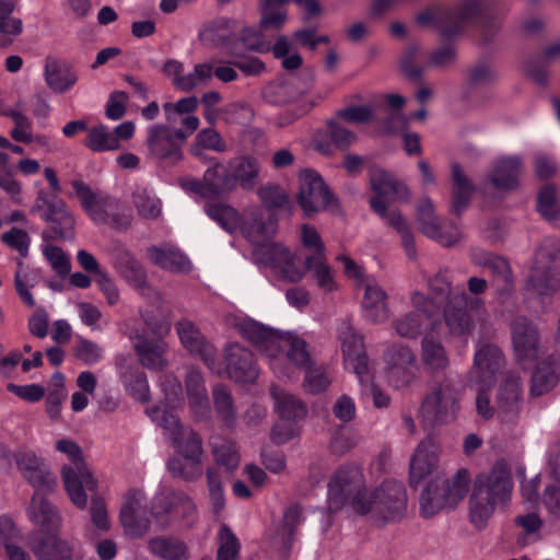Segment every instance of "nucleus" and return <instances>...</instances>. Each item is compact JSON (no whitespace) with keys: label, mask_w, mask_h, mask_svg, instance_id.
Returning <instances> with one entry per match:
<instances>
[{"label":"nucleus","mask_w":560,"mask_h":560,"mask_svg":"<svg viewBox=\"0 0 560 560\" xmlns=\"http://www.w3.org/2000/svg\"><path fill=\"white\" fill-rule=\"evenodd\" d=\"M432 296L415 292L411 296L413 311L396 318L393 327L399 337L415 339L422 330L430 327L435 330L436 317L443 306L445 325L451 335L466 336L474 327V319L468 312L475 301L469 299L459 287H452L447 272H439L429 283Z\"/></svg>","instance_id":"nucleus-1"},{"label":"nucleus","mask_w":560,"mask_h":560,"mask_svg":"<svg viewBox=\"0 0 560 560\" xmlns=\"http://www.w3.org/2000/svg\"><path fill=\"white\" fill-rule=\"evenodd\" d=\"M206 213L228 232L240 230L256 246V259L270 267L276 273L290 282H299L304 270L295 261V253L280 243L269 242L277 231V222L272 218L262 220L259 209H247L241 215L233 207L224 202H209Z\"/></svg>","instance_id":"nucleus-2"},{"label":"nucleus","mask_w":560,"mask_h":560,"mask_svg":"<svg viewBox=\"0 0 560 560\" xmlns=\"http://www.w3.org/2000/svg\"><path fill=\"white\" fill-rule=\"evenodd\" d=\"M328 504L331 511L349 505L360 515H370L375 521L390 522L400 518L407 506L402 485L389 480L374 490L364 487L360 467H340L328 485Z\"/></svg>","instance_id":"nucleus-3"},{"label":"nucleus","mask_w":560,"mask_h":560,"mask_svg":"<svg viewBox=\"0 0 560 560\" xmlns=\"http://www.w3.org/2000/svg\"><path fill=\"white\" fill-rule=\"evenodd\" d=\"M243 336L269 359V365L278 377L292 376L288 363L306 371L303 387L305 392L317 394L325 390L330 380L323 368L311 366L307 343L291 332H279L250 320L241 326Z\"/></svg>","instance_id":"nucleus-4"},{"label":"nucleus","mask_w":560,"mask_h":560,"mask_svg":"<svg viewBox=\"0 0 560 560\" xmlns=\"http://www.w3.org/2000/svg\"><path fill=\"white\" fill-rule=\"evenodd\" d=\"M439 443L428 436L418 444L410 460V485L418 487L428 482L420 497V514L425 518L445 509H454L468 492V470L459 469L451 479H444L439 474Z\"/></svg>","instance_id":"nucleus-5"},{"label":"nucleus","mask_w":560,"mask_h":560,"mask_svg":"<svg viewBox=\"0 0 560 560\" xmlns=\"http://www.w3.org/2000/svg\"><path fill=\"white\" fill-rule=\"evenodd\" d=\"M151 419L163 428L172 442L176 455L167 462V469L174 476L194 481L202 475V441L190 429L180 425L178 417L166 406H158L149 411Z\"/></svg>","instance_id":"nucleus-6"},{"label":"nucleus","mask_w":560,"mask_h":560,"mask_svg":"<svg viewBox=\"0 0 560 560\" xmlns=\"http://www.w3.org/2000/svg\"><path fill=\"white\" fill-rule=\"evenodd\" d=\"M513 481L511 472L502 462L495 463L489 471L476 476L469 498V520L481 529L492 515L504 510L511 501Z\"/></svg>","instance_id":"nucleus-7"},{"label":"nucleus","mask_w":560,"mask_h":560,"mask_svg":"<svg viewBox=\"0 0 560 560\" xmlns=\"http://www.w3.org/2000/svg\"><path fill=\"white\" fill-rule=\"evenodd\" d=\"M370 184L374 194L370 200L371 208L400 234L407 255L413 258L415 242L408 224L398 211L389 209L390 202L408 199V187L393 174L376 166L370 170Z\"/></svg>","instance_id":"nucleus-8"},{"label":"nucleus","mask_w":560,"mask_h":560,"mask_svg":"<svg viewBox=\"0 0 560 560\" xmlns=\"http://www.w3.org/2000/svg\"><path fill=\"white\" fill-rule=\"evenodd\" d=\"M30 520L39 527L31 539V548L40 560H70L72 549L58 538L60 516L46 499L32 498L27 510Z\"/></svg>","instance_id":"nucleus-9"},{"label":"nucleus","mask_w":560,"mask_h":560,"mask_svg":"<svg viewBox=\"0 0 560 560\" xmlns=\"http://www.w3.org/2000/svg\"><path fill=\"white\" fill-rule=\"evenodd\" d=\"M56 451L62 454L71 465H65L61 469V476L67 493L71 502L78 509H85L88 505V494L96 491V480L86 467L83 458L82 448L71 439H59L55 444Z\"/></svg>","instance_id":"nucleus-10"},{"label":"nucleus","mask_w":560,"mask_h":560,"mask_svg":"<svg viewBox=\"0 0 560 560\" xmlns=\"http://www.w3.org/2000/svg\"><path fill=\"white\" fill-rule=\"evenodd\" d=\"M340 339L345 368L352 371L358 376L363 386V392L372 396L376 407H386L389 402V398L387 395L380 392L373 383V376L362 337L357 335L352 326L347 324L340 332Z\"/></svg>","instance_id":"nucleus-11"},{"label":"nucleus","mask_w":560,"mask_h":560,"mask_svg":"<svg viewBox=\"0 0 560 560\" xmlns=\"http://www.w3.org/2000/svg\"><path fill=\"white\" fill-rule=\"evenodd\" d=\"M503 361L502 353L495 345L485 343L478 346L474 358V365L469 372V382L478 390L476 408L478 415L485 419H489L493 415L486 390L493 385L495 375L502 368Z\"/></svg>","instance_id":"nucleus-12"},{"label":"nucleus","mask_w":560,"mask_h":560,"mask_svg":"<svg viewBox=\"0 0 560 560\" xmlns=\"http://www.w3.org/2000/svg\"><path fill=\"white\" fill-rule=\"evenodd\" d=\"M82 208L97 224H106L116 230H125L131 223L130 213L119 202L102 192L93 191L81 180L71 183Z\"/></svg>","instance_id":"nucleus-13"},{"label":"nucleus","mask_w":560,"mask_h":560,"mask_svg":"<svg viewBox=\"0 0 560 560\" xmlns=\"http://www.w3.org/2000/svg\"><path fill=\"white\" fill-rule=\"evenodd\" d=\"M288 2L289 0H265L259 26H248L241 31L238 40L246 49L258 52L270 50L275 31L285 21Z\"/></svg>","instance_id":"nucleus-14"},{"label":"nucleus","mask_w":560,"mask_h":560,"mask_svg":"<svg viewBox=\"0 0 560 560\" xmlns=\"http://www.w3.org/2000/svg\"><path fill=\"white\" fill-rule=\"evenodd\" d=\"M211 445L217 467L207 470V483L213 513L220 516L225 506V498L222 489L223 474L230 475L237 468L240 456L234 443L230 441L213 439Z\"/></svg>","instance_id":"nucleus-15"},{"label":"nucleus","mask_w":560,"mask_h":560,"mask_svg":"<svg viewBox=\"0 0 560 560\" xmlns=\"http://www.w3.org/2000/svg\"><path fill=\"white\" fill-rule=\"evenodd\" d=\"M460 393L451 381L434 385L424 397L421 413L425 420L447 423L456 419L460 409Z\"/></svg>","instance_id":"nucleus-16"},{"label":"nucleus","mask_w":560,"mask_h":560,"mask_svg":"<svg viewBox=\"0 0 560 560\" xmlns=\"http://www.w3.org/2000/svg\"><path fill=\"white\" fill-rule=\"evenodd\" d=\"M528 287L539 295H551L560 290V252L553 253L550 244L536 253Z\"/></svg>","instance_id":"nucleus-17"},{"label":"nucleus","mask_w":560,"mask_h":560,"mask_svg":"<svg viewBox=\"0 0 560 560\" xmlns=\"http://www.w3.org/2000/svg\"><path fill=\"white\" fill-rule=\"evenodd\" d=\"M196 512L191 499L183 492H159L152 502L150 511L153 525L163 529L177 517H188Z\"/></svg>","instance_id":"nucleus-18"},{"label":"nucleus","mask_w":560,"mask_h":560,"mask_svg":"<svg viewBox=\"0 0 560 560\" xmlns=\"http://www.w3.org/2000/svg\"><path fill=\"white\" fill-rule=\"evenodd\" d=\"M299 185L296 198L305 215H312L330 205L332 196L317 172L302 170L299 173Z\"/></svg>","instance_id":"nucleus-19"},{"label":"nucleus","mask_w":560,"mask_h":560,"mask_svg":"<svg viewBox=\"0 0 560 560\" xmlns=\"http://www.w3.org/2000/svg\"><path fill=\"white\" fill-rule=\"evenodd\" d=\"M186 139L187 133L184 131H175L162 124L152 125L147 130L148 150L152 156L160 160H182V145Z\"/></svg>","instance_id":"nucleus-20"},{"label":"nucleus","mask_w":560,"mask_h":560,"mask_svg":"<svg viewBox=\"0 0 560 560\" xmlns=\"http://www.w3.org/2000/svg\"><path fill=\"white\" fill-rule=\"evenodd\" d=\"M384 359L386 377L392 386L396 388L408 386L417 377V359L409 347L394 345L386 351Z\"/></svg>","instance_id":"nucleus-21"},{"label":"nucleus","mask_w":560,"mask_h":560,"mask_svg":"<svg viewBox=\"0 0 560 560\" xmlns=\"http://www.w3.org/2000/svg\"><path fill=\"white\" fill-rule=\"evenodd\" d=\"M14 462L22 476L35 488L36 492L33 495H38L40 492H48L56 486V477L44 465L43 460L36 453L28 448H20L13 454Z\"/></svg>","instance_id":"nucleus-22"},{"label":"nucleus","mask_w":560,"mask_h":560,"mask_svg":"<svg viewBox=\"0 0 560 560\" xmlns=\"http://www.w3.org/2000/svg\"><path fill=\"white\" fill-rule=\"evenodd\" d=\"M186 187L206 199L222 197L236 189L229 165L224 166L220 163L209 167L201 180L187 182Z\"/></svg>","instance_id":"nucleus-23"},{"label":"nucleus","mask_w":560,"mask_h":560,"mask_svg":"<svg viewBox=\"0 0 560 560\" xmlns=\"http://www.w3.org/2000/svg\"><path fill=\"white\" fill-rule=\"evenodd\" d=\"M224 363V369L217 363L215 366L221 369L220 374L225 372L235 382L249 383L258 376L259 372L254 362L253 353L238 343H231L226 347Z\"/></svg>","instance_id":"nucleus-24"},{"label":"nucleus","mask_w":560,"mask_h":560,"mask_svg":"<svg viewBox=\"0 0 560 560\" xmlns=\"http://www.w3.org/2000/svg\"><path fill=\"white\" fill-rule=\"evenodd\" d=\"M476 5H468L458 12L443 7H431L418 16L419 24L438 28L442 34L451 36L456 33L475 12Z\"/></svg>","instance_id":"nucleus-25"},{"label":"nucleus","mask_w":560,"mask_h":560,"mask_svg":"<svg viewBox=\"0 0 560 560\" xmlns=\"http://www.w3.org/2000/svg\"><path fill=\"white\" fill-rule=\"evenodd\" d=\"M144 501V494L140 490H130L124 497L120 523L130 536L140 537L150 528L151 522L145 516Z\"/></svg>","instance_id":"nucleus-26"},{"label":"nucleus","mask_w":560,"mask_h":560,"mask_svg":"<svg viewBox=\"0 0 560 560\" xmlns=\"http://www.w3.org/2000/svg\"><path fill=\"white\" fill-rule=\"evenodd\" d=\"M417 221L420 230L428 237L443 246H451L460 237V231L453 224L441 225L434 217V207L431 200L423 199L417 208Z\"/></svg>","instance_id":"nucleus-27"},{"label":"nucleus","mask_w":560,"mask_h":560,"mask_svg":"<svg viewBox=\"0 0 560 560\" xmlns=\"http://www.w3.org/2000/svg\"><path fill=\"white\" fill-rule=\"evenodd\" d=\"M182 346L192 355L198 357L214 373L221 369L215 366L214 347L206 340L199 329L189 320H180L175 326Z\"/></svg>","instance_id":"nucleus-28"},{"label":"nucleus","mask_w":560,"mask_h":560,"mask_svg":"<svg viewBox=\"0 0 560 560\" xmlns=\"http://www.w3.org/2000/svg\"><path fill=\"white\" fill-rule=\"evenodd\" d=\"M35 208L43 212L44 219L51 224L52 231L60 237L69 235L74 225L72 214L60 200H52L44 191H39Z\"/></svg>","instance_id":"nucleus-29"},{"label":"nucleus","mask_w":560,"mask_h":560,"mask_svg":"<svg viewBox=\"0 0 560 560\" xmlns=\"http://www.w3.org/2000/svg\"><path fill=\"white\" fill-rule=\"evenodd\" d=\"M514 351L520 362L533 361L538 354V335L536 329L525 319H516L512 327Z\"/></svg>","instance_id":"nucleus-30"},{"label":"nucleus","mask_w":560,"mask_h":560,"mask_svg":"<svg viewBox=\"0 0 560 560\" xmlns=\"http://www.w3.org/2000/svg\"><path fill=\"white\" fill-rule=\"evenodd\" d=\"M295 261L303 268L304 273L310 272L312 281L319 291L330 293L338 289L335 272L327 264L326 256H307L304 265H302L300 257L295 254Z\"/></svg>","instance_id":"nucleus-31"},{"label":"nucleus","mask_w":560,"mask_h":560,"mask_svg":"<svg viewBox=\"0 0 560 560\" xmlns=\"http://www.w3.org/2000/svg\"><path fill=\"white\" fill-rule=\"evenodd\" d=\"M362 310L364 316L373 323H384L389 317L387 294L373 278L366 280Z\"/></svg>","instance_id":"nucleus-32"},{"label":"nucleus","mask_w":560,"mask_h":560,"mask_svg":"<svg viewBox=\"0 0 560 560\" xmlns=\"http://www.w3.org/2000/svg\"><path fill=\"white\" fill-rule=\"evenodd\" d=\"M148 257L154 265L172 272H187L191 267L185 255L167 245L149 248Z\"/></svg>","instance_id":"nucleus-33"},{"label":"nucleus","mask_w":560,"mask_h":560,"mask_svg":"<svg viewBox=\"0 0 560 560\" xmlns=\"http://www.w3.org/2000/svg\"><path fill=\"white\" fill-rule=\"evenodd\" d=\"M229 171L234 178L235 187L253 189L259 174L260 166L256 159L250 156H238L228 162Z\"/></svg>","instance_id":"nucleus-34"},{"label":"nucleus","mask_w":560,"mask_h":560,"mask_svg":"<svg viewBox=\"0 0 560 560\" xmlns=\"http://www.w3.org/2000/svg\"><path fill=\"white\" fill-rule=\"evenodd\" d=\"M135 350L141 364L149 370L158 371L166 365V345L161 339H140L135 343Z\"/></svg>","instance_id":"nucleus-35"},{"label":"nucleus","mask_w":560,"mask_h":560,"mask_svg":"<svg viewBox=\"0 0 560 560\" xmlns=\"http://www.w3.org/2000/svg\"><path fill=\"white\" fill-rule=\"evenodd\" d=\"M236 22L226 18H220L207 25L200 33L203 42L215 46H228L234 38Z\"/></svg>","instance_id":"nucleus-36"},{"label":"nucleus","mask_w":560,"mask_h":560,"mask_svg":"<svg viewBox=\"0 0 560 560\" xmlns=\"http://www.w3.org/2000/svg\"><path fill=\"white\" fill-rule=\"evenodd\" d=\"M521 173V162L517 158L498 160L491 175V183L498 189L513 188Z\"/></svg>","instance_id":"nucleus-37"},{"label":"nucleus","mask_w":560,"mask_h":560,"mask_svg":"<svg viewBox=\"0 0 560 560\" xmlns=\"http://www.w3.org/2000/svg\"><path fill=\"white\" fill-rule=\"evenodd\" d=\"M271 395L275 400V409L280 420H292L303 418L306 413L304 405L293 395L285 393L283 389L272 386Z\"/></svg>","instance_id":"nucleus-38"},{"label":"nucleus","mask_w":560,"mask_h":560,"mask_svg":"<svg viewBox=\"0 0 560 560\" xmlns=\"http://www.w3.org/2000/svg\"><path fill=\"white\" fill-rule=\"evenodd\" d=\"M114 267L132 287L138 290L145 289V272L141 265L128 252H121L117 256Z\"/></svg>","instance_id":"nucleus-39"},{"label":"nucleus","mask_w":560,"mask_h":560,"mask_svg":"<svg viewBox=\"0 0 560 560\" xmlns=\"http://www.w3.org/2000/svg\"><path fill=\"white\" fill-rule=\"evenodd\" d=\"M186 388L189 399V406L194 413L202 416L209 409L207 390L203 385L202 376L199 371H189L186 378Z\"/></svg>","instance_id":"nucleus-40"},{"label":"nucleus","mask_w":560,"mask_h":560,"mask_svg":"<svg viewBox=\"0 0 560 560\" xmlns=\"http://www.w3.org/2000/svg\"><path fill=\"white\" fill-rule=\"evenodd\" d=\"M67 397L65 375L60 372L52 374L46 396V412L54 421L60 420L61 405Z\"/></svg>","instance_id":"nucleus-41"},{"label":"nucleus","mask_w":560,"mask_h":560,"mask_svg":"<svg viewBox=\"0 0 560 560\" xmlns=\"http://www.w3.org/2000/svg\"><path fill=\"white\" fill-rule=\"evenodd\" d=\"M84 145L93 152H107L120 149L112 130L105 125H97L88 129Z\"/></svg>","instance_id":"nucleus-42"},{"label":"nucleus","mask_w":560,"mask_h":560,"mask_svg":"<svg viewBox=\"0 0 560 560\" xmlns=\"http://www.w3.org/2000/svg\"><path fill=\"white\" fill-rule=\"evenodd\" d=\"M45 77L48 86L57 93L68 91L78 81V75L73 71L55 61L47 62Z\"/></svg>","instance_id":"nucleus-43"},{"label":"nucleus","mask_w":560,"mask_h":560,"mask_svg":"<svg viewBox=\"0 0 560 560\" xmlns=\"http://www.w3.org/2000/svg\"><path fill=\"white\" fill-rule=\"evenodd\" d=\"M421 360L431 371H443L448 366V358L444 347L429 337H424L421 345Z\"/></svg>","instance_id":"nucleus-44"},{"label":"nucleus","mask_w":560,"mask_h":560,"mask_svg":"<svg viewBox=\"0 0 560 560\" xmlns=\"http://www.w3.org/2000/svg\"><path fill=\"white\" fill-rule=\"evenodd\" d=\"M149 550L163 560H187L186 546L175 539L153 538L149 541Z\"/></svg>","instance_id":"nucleus-45"},{"label":"nucleus","mask_w":560,"mask_h":560,"mask_svg":"<svg viewBox=\"0 0 560 560\" xmlns=\"http://www.w3.org/2000/svg\"><path fill=\"white\" fill-rule=\"evenodd\" d=\"M559 378L558 368L555 361L542 362L533 375L532 394L540 396L551 390Z\"/></svg>","instance_id":"nucleus-46"},{"label":"nucleus","mask_w":560,"mask_h":560,"mask_svg":"<svg viewBox=\"0 0 560 560\" xmlns=\"http://www.w3.org/2000/svg\"><path fill=\"white\" fill-rule=\"evenodd\" d=\"M453 177V211L460 213L467 206L474 188L466 176L463 174L458 165H454L452 170Z\"/></svg>","instance_id":"nucleus-47"},{"label":"nucleus","mask_w":560,"mask_h":560,"mask_svg":"<svg viewBox=\"0 0 560 560\" xmlns=\"http://www.w3.org/2000/svg\"><path fill=\"white\" fill-rule=\"evenodd\" d=\"M205 150L215 152L226 150V145L217 130L207 128L197 133L195 142L190 147V152L195 156H201Z\"/></svg>","instance_id":"nucleus-48"},{"label":"nucleus","mask_w":560,"mask_h":560,"mask_svg":"<svg viewBox=\"0 0 560 560\" xmlns=\"http://www.w3.org/2000/svg\"><path fill=\"white\" fill-rule=\"evenodd\" d=\"M132 202L143 218L156 219L161 213V201L147 188H137Z\"/></svg>","instance_id":"nucleus-49"},{"label":"nucleus","mask_w":560,"mask_h":560,"mask_svg":"<svg viewBox=\"0 0 560 560\" xmlns=\"http://www.w3.org/2000/svg\"><path fill=\"white\" fill-rule=\"evenodd\" d=\"M218 538V560H237L241 544L235 534L223 524L220 527Z\"/></svg>","instance_id":"nucleus-50"},{"label":"nucleus","mask_w":560,"mask_h":560,"mask_svg":"<svg viewBox=\"0 0 560 560\" xmlns=\"http://www.w3.org/2000/svg\"><path fill=\"white\" fill-rule=\"evenodd\" d=\"M14 0H0V33L15 36L22 32V21L14 12Z\"/></svg>","instance_id":"nucleus-51"},{"label":"nucleus","mask_w":560,"mask_h":560,"mask_svg":"<svg viewBox=\"0 0 560 560\" xmlns=\"http://www.w3.org/2000/svg\"><path fill=\"white\" fill-rule=\"evenodd\" d=\"M122 382L126 389L135 399L141 402L149 400V385L143 373L137 372L133 374L131 372H125L122 373Z\"/></svg>","instance_id":"nucleus-52"},{"label":"nucleus","mask_w":560,"mask_h":560,"mask_svg":"<svg viewBox=\"0 0 560 560\" xmlns=\"http://www.w3.org/2000/svg\"><path fill=\"white\" fill-rule=\"evenodd\" d=\"M4 115L12 118L14 128L11 131L13 140L23 143H30L33 141L32 125L30 119L16 109H10Z\"/></svg>","instance_id":"nucleus-53"},{"label":"nucleus","mask_w":560,"mask_h":560,"mask_svg":"<svg viewBox=\"0 0 560 560\" xmlns=\"http://www.w3.org/2000/svg\"><path fill=\"white\" fill-rule=\"evenodd\" d=\"M258 195L268 208H287L290 205L289 195L279 186H264L259 189Z\"/></svg>","instance_id":"nucleus-54"},{"label":"nucleus","mask_w":560,"mask_h":560,"mask_svg":"<svg viewBox=\"0 0 560 560\" xmlns=\"http://www.w3.org/2000/svg\"><path fill=\"white\" fill-rule=\"evenodd\" d=\"M198 100L195 96L183 97L175 103L163 104L166 120L173 122L175 115H189L198 108Z\"/></svg>","instance_id":"nucleus-55"},{"label":"nucleus","mask_w":560,"mask_h":560,"mask_svg":"<svg viewBox=\"0 0 560 560\" xmlns=\"http://www.w3.org/2000/svg\"><path fill=\"white\" fill-rule=\"evenodd\" d=\"M264 97L273 104H285L292 100L293 88L285 82H275L264 89Z\"/></svg>","instance_id":"nucleus-56"},{"label":"nucleus","mask_w":560,"mask_h":560,"mask_svg":"<svg viewBox=\"0 0 560 560\" xmlns=\"http://www.w3.org/2000/svg\"><path fill=\"white\" fill-rule=\"evenodd\" d=\"M74 355L86 364H94L102 359V348L86 339L80 338L74 348Z\"/></svg>","instance_id":"nucleus-57"},{"label":"nucleus","mask_w":560,"mask_h":560,"mask_svg":"<svg viewBox=\"0 0 560 560\" xmlns=\"http://www.w3.org/2000/svg\"><path fill=\"white\" fill-rule=\"evenodd\" d=\"M537 208L539 213L548 220H551L559 212L556 200V190L551 186L544 187L538 195Z\"/></svg>","instance_id":"nucleus-58"},{"label":"nucleus","mask_w":560,"mask_h":560,"mask_svg":"<svg viewBox=\"0 0 560 560\" xmlns=\"http://www.w3.org/2000/svg\"><path fill=\"white\" fill-rule=\"evenodd\" d=\"M46 259L58 275H67L70 271V261L63 250L55 245L48 244L43 250Z\"/></svg>","instance_id":"nucleus-59"},{"label":"nucleus","mask_w":560,"mask_h":560,"mask_svg":"<svg viewBox=\"0 0 560 560\" xmlns=\"http://www.w3.org/2000/svg\"><path fill=\"white\" fill-rule=\"evenodd\" d=\"M7 389L28 402H37L42 400L46 393L45 388L39 384L16 385L14 383H9L7 385Z\"/></svg>","instance_id":"nucleus-60"},{"label":"nucleus","mask_w":560,"mask_h":560,"mask_svg":"<svg viewBox=\"0 0 560 560\" xmlns=\"http://www.w3.org/2000/svg\"><path fill=\"white\" fill-rule=\"evenodd\" d=\"M373 116V109L368 105H349L339 110L337 117L354 124H362L369 121Z\"/></svg>","instance_id":"nucleus-61"},{"label":"nucleus","mask_w":560,"mask_h":560,"mask_svg":"<svg viewBox=\"0 0 560 560\" xmlns=\"http://www.w3.org/2000/svg\"><path fill=\"white\" fill-rule=\"evenodd\" d=\"M301 241L305 248L314 253L312 256H326L324 243L315 228L304 224L301 228Z\"/></svg>","instance_id":"nucleus-62"},{"label":"nucleus","mask_w":560,"mask_h":560,"mask_svg":"<svg viewBox=\"0 0 560 560\" xmlns=\"http://www.w3.org/2000/svg\"><path fill=\"white\" fill-rule=\"evenodd\" d=\"M128 95L121 91L113 92L105 106V115L110 120L120 119L126 113Z\"/></svg>","instance_id":"nucleus-63"},{"label":"nucleus","mask_w":560,"mask_h":560,"mask_svg":"<svg viewBox=\"0 0 560 560\" xmlns=\"http://www.w3.org/2000/svg\"><path fill=\"white\" fill-rule=\"evenodd\" d=\"M2 241L21 256L27 255L30 236L25 231L13 228L2 235Z\"/></svg>","instance_id":"nucleus-64"}]
</instances>
